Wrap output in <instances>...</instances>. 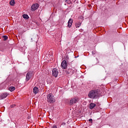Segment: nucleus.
I'll list each match as a JSON object with an SVG mask.
<instances>
[{"label":"nucleus","instance_id":"21","mask_svg":"<svg viewBox=\"0 0 128 128\" xmlns=\"http://www.w3.org/2000/svg\"><path fill=\"white\" fill-rule=\"evenodd\" d=\"M62 126H66V123H62Z\"/></svg>","mask_w":128,"mask_h":128},{"label":"nucleus","instance_id":"22","mask_svg":"<svg viewBox=\"0 0 128 128\" xmlns=\"http://www.w3.org/2000/svg\"><path fill=\"white\" fill-rule=\"evenodd\" d=\"M67 0H66V2Z\"/></svg>","mask_w":128,"mask_h":128},{"label":"nucleus","instance_id":"1","mask_svg":"<svg viewBox=\"0 0 128 128\" xmlns=\"http://www.w3.org/2000/svg\"><path fill=\"white\" fill-rule=\"evenodd\" d=\"M98 92V89L90 91L88 94V98H92V100L98 98V94H100Z\"/></svg>","mask_w":128,"mask_h":128},{"label":"nucleus","instance_id":"2","mask_svg":"<svg viewBox=\"0 0 128 128\" xmlns=\"http://www.w3.org/2000/svg\"><path fill=\"white\" fill-rule=\"evenodd\" d=\"M47 102H49V104H54V102H56V99L54 98V96L52 94H49L47 96Z\"/></svg>","mask_w":128,"mask_h":128},{"label":"nucleus","instance_id":"16","mask_svg":"<svg viewBox=\"0 0 128 128\" xmlns=\"http://www.w3.org/2000/svg\"><path fill=\"white\" fill-rule=\"evenodd\" d=\"M22 17L24 18H26V20H28L29 18L28 16L26 14H24Z\"/></svg>","mask_w":128,"mask_h":128},{"label":"nucleus","instance_id":"11","mask_svg":"<svg viewBox=\"0 0 128 128\" xmlns=\"http://www.w3.org/2000/svg\"><path fill=\"white\" fill-rule=\"evenodd\" d=\"M33 92L35 94H36L38 92V88L36 86L34 87L33 88Z\"/></svg>","mask_w":128,"mask_h":128},{"label":"nucleus","instance_id":"20","mask_svg":"<svg viewBox=\"0 0 128 128\" xmlns=\"http://www.w3.org/2000/svg\"><path fill=\"white\" fill-rule=\"evenodd\" d=\"M89 122H92V118H90V119H89Z\"/></svg>","mask_w":128,"mask_h":128},{"label":"nucleus","instance_id":"3","mask_svg":"<svg viewBox=\"0 0 128 128\" xmlns=\"http://www.w3.org/2000/svg\"><path fill=\"white\" fill-rule=\"evenodd\" d=\"M76 102H78V98H72L70 101L69 104L70 106H72L73 104H76Z\"/></svg>","mask_w":128,"mask_h":128},{"label":"nucleus","instance_id":"18","mask_svg":"<svg viewBox=\"0 0 128 128\" xmlns=\"http://www.w3.org/2000/svg\"><path fill=\"white\" fill-rule=\"evenodd\" d=\"M52 128H58V126H56V125H54L52 127Z\"/></svg>","mask_w":128,"mask_h":128},{"label":"nucleus","instance_id":"13","mask_svg":"<svg viewBox=\"0 0 128 128\" xmlns=\"http://www.w3.org/2000/svg\"><path fill=\"white\" fill-rule=\"evenodd\" d=\"M82 24V22H76L75 23L76 28H80V25Z\"/></svg>","mask_w":128,"mask_h":128},{"label":"nucleus","instance_id":"14","mask_svg":"<svg viewBox=\"0 0 128 128\" xmlns=\"http://www.w3.org/2000/svg\"><path fill=\"white\" fill-rule=\"evenodd\" d=\"M8 90L10 92H14V90H16V88L14 86H10L9 87Z\"/></svg>","mask_w":128,"mask_h":128},{"label":"nucleus","instance_id":"6","mask_svg":"<svg viewBox=\"0 0 128 128\" xmlns=\"http://www.w3.org/2000/svg\"><path fill=\"white\" fill-rule=\"evenodd\" d=\"M32 77V72H29L26 74V82H28L29 80H30Z\"/></svg>","mask_w":128,"mask_h":128},{"label":"nucleus","instance_id":"5","mask_svg":"<svg viewBox=\"0 0 128 128\" xmlns=\"http://www.w3.org/2000/svg\"><path fill=\"white\" fill-rule=\"evenodd\" d=\"M74 72H76V69L74 68H73L72 67H70L68 69L67 74H73Z\"/></svg>","mask_w":128,"mask_h":128},{"label":"nucleus","instance_id":"15","mask_svg":"<svg viewBox=\"0 0 128 128\" xmlns=\"http://www.w3.org/2000/svg\"><path fill=\"white\" fill-rule=\"evenodd\" d=\"M14 4H16V2H14V0H11L10 2V6H14Z\"/></svg>","mask_w":128,"mask_h":128},{"label":"nucleus","instance_id":"19","mask_svg":"<svg viewBox=\"0 0 128 128\" xmlns=\"http://www.w3.org/2000/svg\"><path fill=\"white\" fill-rule=\"evenodd\" d=\"M96 54V51H92V54Z\"/></svg>","mask_w":128,"mask_h":128},{"label":"nucleus","instance_id":"8","mask_svg":"<svg viewBox=\"0 0 128 128\" xmlns=\"http://www.w3.org/2000/svg\"><path fill=\"white\" fill-rule=\"evenodd\" d=\"M38 8V4H32L31 6V10L32 12H34V10H36Z\"/></svg>","mask_w":128,"mask_h":128},{"label":"nucleus","instance_id":"7","mask_svg":"<svg viewBox=\"0 0 128 128\" xmlns=\"http://www.w3.org/2000/svg\"><path fill=\"white\" fill-rule=\"evenodd\" d=\"M61 66L63 70H66L68 68V63L66 62V60H64Z\"/></svg>","mask_w":128,"mask_h":128},{"label":"nucleus","instance_id":"17","mask_svg":"<svg viewBox=\"0 0 128 128\" xmlns=\"http://www.w3.org/2000/svg\"><path fill=\"white\" fill-rule=\"evenodd\" d=\"M2 38H4L3 40H4V41L6 40H8V38L6 36H2Z\"/></svg>","mask_w":128,"mask_h":128},{"label":"nucleus","instance_id":"4","mask_svg":"<svg viewBox=\"0 0 128 128\" xmlns=\"http://www.w3.org/2000/svg\"><path fill=\"white\" fill-rule=\"evenodd\" d=\"M52 74L54 78H56L58 76V70L56 68L52 69Z\"/></svg>","mask_w":128,"mask_h":128},{"label":"nucleus","instance_id":"10","mask_svg":"<svg viewBox=\"0 0 128 128\" xmlns=\"http://www.w3.org/2000/svg\"><path fill=\"white\" fill-rule=\"evenodd\" d=\"M72 18H70L69 20L68 21V28H71L72 26Z\"/></svg>","mask_w":128,"mask_h":128},{"label":"nucleus","instance_id":"12","mask_svg":"<svg viewBox=\"0 0 128 128\" xmlns=\"http://www.w3.org/2000/svg\"><path fill=\"white\" fill-rule=\"evenodd\" d=\"M96 106V104L94 103H90V110H92V108H95Z\"/></svg>","mask_w":128,"mask_h":128},{"label":"nucleus","instance_id":"9","mask_svg":"<svg viewBox=\"0 0 128 128\" xmlns=\"http://www.w3.org/2000/svg\"><path fill=\"white\" fill-rule=\"evenodd\" d=\"M8 96V92H4L2 94L0 95V100H4V98H6Z\"/></svg>","mask_w":128,"mask_h":128}]
</instances>
